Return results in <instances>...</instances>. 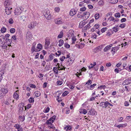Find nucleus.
<instances>
[{"instance_id":"obj_1","label":"nucleus","mask_w":131,"mask_h":131,"mask_svg":"<svg viewBox=\"0 0 131 131\" xmlns=\"http://www.w3.org/2000/svg\"><path fill=\"white\" fill-rule=\"evenodd\" d=\"M14 100H13L10 97H8L6 100L4 102V104L7 105L8 106L11 104L12 102L13 103Z\"/></svg>"},{"instance_id":"obj_2","label":"nucleus","mask_w":131,"mask_h":131,"mask_svg":"<svg viewBox=\"0 0 131 131\" xmlns=\"http://www.w3.org/2000/svg\"><path fill=\"white\" fill-rule=\"evenodd\" d=\"M32 35L30 32L29 31H27L26 35V39L27 40H31L32 38Z\"/></svg>"},{"instance_id":"obj_3","label":"nucleus","mask_w":131,"mask_h":131,"mask_svg":"<svg viewBox=\"0 0 131 131\" xmlns=\"http://www.w3.org/2000/svg\"><path fill=\"white\" fill-rule=\"evenodd\" d=\"M131 83V78H129L124 80L122 84L123 85H128Z\"/></svg>"},{"instance_id":"obj_4","label":"nucleus","mask_w":131,"mask_h":131,"mask_svg":"<svg viewBox=\"0 0 131 131\" xmlns=\"http://www.w3.org/2000/svg\"><path fill=\"white\" fill-rule=\"evenodd\" d=\"M37 24L36 22H33L31 23L28 26V27L30 29H32L34 28Z\"/></svg>"},{"instance_id":"obj_5","label":"nucleus","mask_w":131,"mask_h":131,"mask_svg":"<svg viewBox=\"0 0 131 131\" xmlns=\"http://www.w3.org/2000/svg\"><path fill=\"white\" fill-rule=\"evenodd\" d=\"M119 46H118L115 47H112V49L111 50V51L112 52V54L113 55L117 51V50L119 49Z\"/></svg>"},{"instance_id":"obj_6","label":"nucleus","mask_w":131,"mask_h":131,"mask_svg":"<svg viewBox=\"0 0 131 131\" xmlns=\"http://www.w3.org/2000/svg\"><path fill=\"white\" fill-rule=\"evenodd\" d=\"M103 45H101L96 47L94 49V52L96 53L99 51H100L103 48Z\"/></svg>"},{"instance_id":"obj_7","label":"nucleus","mask_w":131,"mask_h":131,"mask_svg":"<svg viewBox=\"0 0 131 131\" xmlns=\"http://www.w3.org/2000/svg\"><path fill=\"white\" fill-rule=\"evenodd\" d=\"M11 3L10 1V0H5L4 3V5L5 8L6 7H10V6Z\"/></svg>"},{"instance_id":"obj_8","label":"nucleus","mask_w":131,"mask_h":131,"mask_svg":"<svg viewBox=\"0 0 131 131\" xmlns=\"http://www.w3.org/2000/svg\"><path fill=\"white\" fill-rule=\"evenodd\" d=\"M5 40L4 37L2 36V38L0 39V46L3 47L5 43L4 42Z\"/></svg>"},{"instance_id":"obj_9","label":"nucleus","mask_w":131,"mask_h":131,"mask_svg":"<svg viewBox=\"0 0 131 131\" xmlns=\"http://www.w3.org/2000/svg\"><path fill=\"white\" fill-rule=\"evenodd\" d=\"M21 11V9L20 8H16L15 10L14 13L16 15H19L20 14Z\"/></svg>"},{"instance_id":"obj_10","label":"nucleus","mask_w":131,"mask_h":131,"mask_svg":"<svg viewBox=\"0 0 131 131\" xmlns=\"http://www.w3.org/2000/svg\"><path fill=\"white\" fill-rule=\"evenodd\" d=\"M54 21L56 24H60L63 23V21L60 18L56 19Z\"/></svg>"},{"instance_id":"obj_11","label":"nucleus","mask_w":131,"mask_h":131,"mask_svg":"<svg viewBox=\"0 0 131 131\" xmlns=\"http://www.w3.org/2000/svg\"><path fill=\"white\" fill-rule=\"evenodd\" d=\"M12 8L10 7H6L5 9V12L6 14L9 15L11 13Z\"/></svg>"},{"instance_id":"obj_12","label":"nucleus","mask_w":131,"mask_h":131,"mask_svg":"<svg viewBox=\"0 0 131 131\" xmlns=\"http://www.w3.org/2000/svg\"><path fill=\"white\" fill-rule=\"evenodd\" d=\"M5 41H6V43L8 46L9 47H12L11 45L12 42V40L11 39H6L5 40Z\"/></svg>"},{"instance_id":"obj_13","label":"nucleus","mask_w":131,"mask_h":131,"mask_svg":"<svg viewBox=\"0 0 131 131\" xmlns=\"http://www.w3.org/2000/svg\"><path fill=\"white\" fill-rule=\"evenodd\" d=\"M1 91L2 93H1L2 96H4L8 92V90L7 89L3 88L1 89Z\"/></svg>"},{"instance_id":"obj_14","label":"nucleus","mask_w":131,"mask_h":131,"mask_svg":"<svg viewBox=\"0 0 131 131\" xmlns=\"http://www.w3.org/2000/svg\"><path fill=\"white\" fill-rule=\"evenodd\" d=\"M35 44H34V43H33L32 44V46L31 49V52L32 53H33L35 51V52H37L38 50L37 51L36 48H35Z\"/></svg>"},{"instance_id":"obj_15","label":"nucleus","mask_w":131,"mask_h":131,"mask_svg":"<svg viewBox=\"0 0 131 131\" xmlns=\"http://www.w3.org/2000/svg\"><path fill=\"white\" fill-rule=\"evenodd\" d=\"M127 126V124H120L117 125H116V124H115L114 126H116L119 128H123V127H125Z\"/></svg>"},{"instance_id":"obj_16","label":"nucleus","mask_w":131,"mask_h":131,"mask_svg":"<svg viewBox=\"0 0 131 131\" xmlns=\"http://www.w3.org/2000/svg\"><path fill=\"white\" fill-rule=\"evenodd\" d=\"M84 13H82L81 12H79L77 16L79 18H81L82 17L84 16Z\"/></svg>"},{"instance_id":"obj_17","label":"nucleus","mask_w":131,"mask_h":131,"mask_svg":"<svg viewBox=\"0 0 131 131\" xmlns=\"http://www.w3.org/2000/svg\"><path fill=\"white\" fill-rule=\"evenodd\" d=\"M42 48V45L40 43H39L37 45V47L36 49L37 51L38 50V52L40 51L41 49Z\"/></svg>"},{"instance_id":"obj_18","label":"nucleus","mask_w":131,"mask_h":131,"mask_svg":"<svg viewBox=\"0 0 131 131\" xmlns=\"http://www.w3.org/2000/svg\"><path fill=\"white\" fill-rule=\"evenodd\" d=\"M45 17L48 19H49L51 18V16L49 13H46L45 15Z\"/></svg>"},{"instance_id":"obj_19","label":"nucleus","mask_w":131,"mask_h":131,"mask_svg":"<svg viewBox=\"0 0 131 131\" xmlns=\"http://www.w3.org/2000/svg\"><path fill=\"white\" fill-rule=\"evenodd\" d=\"M95 111H94V109H92L89 111L88 114L90 115H94L95 114Z\"/></svg>"},{"instance_id":"obj_20","label":"nucleus","mask_w":131,"mask_h":131,"mask_svg":"<svg viewBox=\"0 0 131 131\" xmlns=\"http://www.w3.org/2000/svg\"><path fill=\"white\" fill-rule=\"evenodd\" d=\"M76 13V10L74 9H71L70 12V14L71 16L74 15Z\"/></svg>"},{"instance_id":"obj_21","label":"nucleus","mask_w":131,"mask_h":131,"mask_svg":"<svg viewBox=\"0 0 131 131\" xmlns=\"http://www.w3.org/2000/svg\"><path fill=\"white\" fill-rule=\"evenodd\" d=\"M17 91H16L14 93L13 97L14 98L16 99L17 100L18 99L19 96L18 94L17 93Z\"/></svg>"},{"instance_id":"obj_22","label":"nucleus","mask_w":131,"mask_h":131,"mask_svg":"<svg viewBox=\"0 0 131 131\" xmlns=\"http://www.w3.org/2000/svg\"><path fill=\"white\" fill-rule=\"evenodd\" d=\"M50 44V42L49 40H47L45 39V48H47L48 46Z\"/></svg>"},{"instance_id":"obj_23","label":"nucleus","mask_w":131,"mask_h":131,"mask_svg":"<svg viewBox=\"0 0 131 131\" xmlns=\"http://www.w3.org/2000/svg\"><path fill=\"white\" fill-rule=\"evenodd\" d=\"M84 16H85V17L86 19H88L90 16V13L88 12H85L84 14Z\"/></svg>"},{"instance_id":"obj_24","label":"nucleus","mask_w":131,"mask_h":131,"mask_svg":"<svg viewBox=\"0 0 131 131\" xmlns=\"http://www.w3.org/2000/svg\"><path fill=\"white\" fill-rule=\"evenodd\" d=\"M108 105H110L111 106H113V105L110 103L108 102H105V106H103V107H107Z\"/></svg>"},{"instance_id":"obj_25","label":"nucleus","mask_w":131,"mask_h":131,"mask_svg":"<svg viewBox=\"0 0 131 131\" xmlns=\"http://www.w3.org/2000/svg\"><path fill=\"white\" fill-rule=\"evenodd\" d=\"M59 43L58 45V46L59 47H61L63 45L64 43V41L63 40L60 39L59 41Z\"/></svg>"},{"instance_id":"obj_26","label":"nucleus","mask_w":131,"mask_h":131,"mask_svg":"<svg viewBox=\"0 0 131 131\" xmlns=\"http://www.w3.org/2000/svg\"><path fill=\"white\" fill-rule=\"evenodd\" d=\"M64 129H66V131H67L68 130H71V127L69 125H68L64 127Z\"/></svg>"},{"instance_id":"obj_27","label":"nucleus","mask_w":131,"mask_h":131,"mask_svg":"<svg viewBox=\"0 0 131 131\" xmlns=\"http://www.w3.org/2000/svg\"><path fill=\"white\" fill-rule=\"evenodd\" d=\"M19 106H20L19 108V111H23V110L24 107L23 105V104H19Z\"/></svg>"},{"instance_id":"obj_28","label":"nucleus","mask_w":131,"mask_h":131,"mask_svg":"<svg viewBox=\"0 0 131 131\" xmlns=\"http://www.w3.org/2000/svg\"><path fill=\"white\" fill-rule=\"evenodd\" d=\"M34 94H35V95L37 97H38L41 94L40 92L38 91H35L34 93Z\"/></svg>"},{"instance_id":"obj_29","label":"nucleus","mask_w":131,"mask_h":131,"mask_svg":"<svg viewBox=\"0 0 131 131\" xmlns=\"http://www.w3.org/2000/svg\"><path fill=\"white\" fill-rule=\"evenodd\" d=\"M53 70L56 74H58V71L57 67H54L53 68Z\"/></svg>"},{"instance_id":"obj_30","label":"nucleus","mask_w":131,"mask_h":131,"mask_svg":"<svg viewBox=\"0 0 131 131\" xmlns=\"http://www.w3.org/2000/svg\"><path fill=\"white\" fill-rule=\"evenodd\" d=\"M98 4L100 6H103L104 4V3L103 1L101 0L98 2Z\"/></svg>"},{"instance_id":"obj_31","label":"nucleus","mask_w":131,"mask_h":131,"mask_svg":"<svg viewBox=\"0 0 131 131\" xmlns=\"http://www.w3.org/2000/svg\"><path fill=\"white\" fill-rule=\"evenodd\" d=\"M73 61V59H71V58H70L67 61V62H69V64L70 65L72 64Z\"/></svg>"},{"instance_id":"obj_32","label":"nucleus","mask_w":131,"mask_h":131,"mask_svg":"<svg viewBox=\"0 0 131 131\" xmlns=\"http://www.w3.org/2000/svg\"><path fill=\"white\" fill-rule=\"evenodd\" d=\"M85 20H84L83 21L80 22V25L84 26L87 23L84 21Z\"/></svg>"},{"instance_id":"obj_33","label":"nucleus","mask_w":131,"mask_h":131,"mask_svg":"<svg viewBox=\"0 0 131 131\" xmlns=\"http://www.w3.org/2000/svg\"><path fill=\"white\" fill-rule=\"evenodd\" d=\"M48 128H52L53 129H54L55 128V127H54L53 125L52 124H51V125H49L48 126Z\"/></svg>"},{"instance_id":"obj_34","label":"nucleus","mask_w":131,"mask_h":131,"mask_svg":"<svg viewBox=\"0 0 131 131\" xmlns=\"http://www.w3.org/2000/svg\"><path fill=\"white\" fill-rule=\"evenodd\" d=\"M74 83L73 82H72L70 85L69 88L71 89H72L74 88V86L73 85Z\"/></svg>"},{"instance_id":"obj_35","label":"nucleus","mask_w":131,"mask_h":131,"mask_svg":"<svg viewBox=\"0 0 131 131\" xmlns=\"http://www.w3.org/2000/svg\"><path fill=\"white\" fill-rule=\"evenodd\" d=\"M6 28L4 27H3L1 30V32L2 33L5 32L6 31Z\"/></svg>"},{"instance_id":"obj_36","label":"nucleus","mask_w":131,"mask_h":131,"mask_svg":"<svg viewBox=\"0 0 131 131\" xmlns=\"http://www.w3.org/2000/svg\"><path fill=\"white\" fill-rule=\"evenodd\" d=\"M5 72V69L1 70L0 71V76H2L3 75L4 73Z\"/></svg>"},{"instance_id":"obj_37","label":"nucleus","mask_w":131,"mask_h":131,"mask_svg":"<svg viewBox=\"0 0 131 131\" xmlns=\"http://www.w3.org/2000/svg\"><path fill=\"white\" fill-rule=\"evenodd\" d=\"M28 101L30 103H32L34 102V98L32 97H30L28 99Z\"/></svg>"},{"instance_id":"obj_38","label":"nucleus","mask_w":131,"mask_h":131,"mask_svg":"<svg viewBox=\"0 0 131 131\" xmlns=\"http://www.w3.org/2000/svg\"><path fill=\"white\" fill-rule=\"evenodd\" d=\"M19 118L22 121H23L25 119V116H19Z\"/></svg>"},{"instance_id":"obj_39","label":"nucleus","mask_w":131,"mask_h":131,"mask_svg":"<svg viewBox=\"0 0 131 131\" xmlns=\"http://www.w3.org/2000/svg\"><path fill=\"white\" fill-rule=\"evenodd\" d=\"M63 32L61 31L58 36V37L59 38H61L63 36Z\"/></svg>"},{"instance_id":"obj_40","label":"nucleus","mask_w":131,"mask_h":131,"mask_svg":"<svg viewBox=\"0 0 131 131\" xmlns=\"http://www.w3.org/2000/svg\"><path fill=\"white\" fill-rule=\"evenodd\" d=\"M110 48L107 46H106L104 49V51L106 52L109 50Z\"/></svg>"},{"instance_id":"obj_41","label":"nucleus","mask_w":131,"mask_h":131,"mask_svg":"<svg viewBox=\"0 0 131 131\" xmlns=\"http://www.w3.org/2000/svg\"><path fill=\"white\" fill-rule=\"evenodd\" d=\"M20 126H21L18 124H15L14 126V127L16 129H18Z\"/></svg>"},{"instance_id":"obj_42","label":"nucleus","mask_w":131,"mask_h":131,"mask_svg":"<svg viewBox=\"0 0 131 131\" xmlns=\"http://www.w3.org/2000/svg\"><path fill=\"white\" fill-rule=\"evenodd\" d=\"M107 29V28L106 27H104L103 28L101 29V31L102 33H103Z\"/></svg>"},{"instance_id":"obj_43","label":"nucleus","mask_w":131,"mask_h":131,"mask_svg":"<svg viewBox=\"0 0 131 131\" xmlns=\"http://www.w3.org/2000/svg\"><path fill=\"white\" fill-rule=\"evenodd\" d=\"M51 119H49V120H48L46 122V123L48 125H51V124H52L51 123Z\"/></svg>"},{"instance_id":"obj_44","label":"nucleus","mask_w":131,"mask_h":131,"mask_svg":"<svg viewBox=\"0 0 131 131\" xmlns=\"http://www.w3.org/2000/svg\"><path fill=\"white\" fill-rule=\"evenodd\" d=\"M15 29L14 28H12L10 30V31L11 33H13L15 32Z\"/></svg>"},{"instance_id":"obj_45","label":"nucleus","mask_w":131,"mask_h":131,"mask_svg":"<svg viewBox=\"0 0 131 131\" xmlns=\"http://www.w3.org/2000/svg\"><path fill=\"white\" fill-rule=\"evenodd\" d=\"M118 2V0H111L110 3L112 4H115Z\"/></svg>"},{"instance_id":"obj_46","label":"nucleus","mask_w":131,"mask_h":131,"mask_svg":"<svg viewBox=\"0 0 131 131\" xmlns=\"http://www.w3.org/2000/svg\"><path fill=\"white\" fill-rule=\"evenodd\" d=\"M68 93L69 92L68 91H66L62 94V95L63 96H64L67 95Z\"/></svg>"},{"instance_id":"obj_47","label":"nucleus","mask_w":131,"mask_h":131,"mask_svg":"<svg viewBox=\"0 0 131 131\" xmlns=\"http://www.w3.org/2000/svg\"><path fill=\"white\" fill-rule=\"evenodd\" d=\"M58 85H61L62 83V81H58L57 82Z\"/></svg>"},{"instance_id":"obj_48","label":"nucleus","mask_w":131,"mask_h":131,"mask_svg":"<svg viewBox=\"0 0 131 131\" xmlns=\"http://www.w3.org/2000/svg\"><path fill=\"white\" fill-rule=\"evenodd\" d=\"M120 14L119 13H117L115 14V16L116 17H119L120 16Z\"/></svg>"},{"instance_id":"obj_49","label":"nucleus","mask_w":131,"mask_h":131,"mask_svg":"<svg viewBox=\"0 0 131 131\" xmlns=\"http://www.w3.org/2000/svg\"><path fill=\"white\" fill-rule=\"evenodd\" d=\"M55 10L57 12H58L60 10V8L59 7H57L55 8Z\"/></svg>"},{"instance_id":"obj_50","label":"nucleus","mask_w":131,"mask_h":131,"mask_svg":"<svg viewBox=\"0 0 131 131\" xmlns=\"http://www.w3.org/2000/svg\"><path fill=\"white\" fill-rule=\"evenodd\" d=\"M86 9V8L85 7L81 8H80V10L81 11H84Z\"/></svg>"},{"instance_id":"obj_51","label":"nucleus","mask_w":131,"mask_h":131,"mask_svg":"<svg viewBox=\"0 0 131 131\" xmlns=\"http://www.w3.org/2000/svg\"><path fill=\"white\" fill-rule=\"evenodd\" d=\"M9 22L10 24H12L13 23L14 21L13 19L12 18L9 19Z\"/></svg>"},{"instance_id":"obj_52","label":"nucleus","mask_w":131,"mask_h":131,"mask_svg":"<svg viewBox=\"0 0 131 131\" xmlns=\"http://www.w3.org/2000/svg\"><path fill=\"white\" fill-rule=\"evenodd\" d=\"M99 14H95V18L96 19H98L99 18Z\"/></svg>"},{"instance_id":"obj_53","label":"nucleus","mask_w":131,"mask_h":131,"mask_svg":"<svg viewBox=\"0 0 131 131\" xmlns=\"http://www.w3.org/2000/svg\"><path fill=\"white\" fill-rule=\"evenodd\" d=\"M113 31L115 32H116L117 31L118 28L116 27H114L112 28Z\"/></svg>"},{"instance_id":"obj_54","label":"nucleus","mask_w":131,"mask_h":131,"mask_svg":"<svg viewBox=\"0 0 131 131\" xmlns=\"http://www.w3.org/2000/svg\"><path fill=\"white\" fill-rule=\"evenodd\" d=\"M50 110V108L49 107H47L46 108L45 110V112L47 113H48L49 111Z\"/></svg>"},{"instance_id":"obj_55","label":"nucleus","mask_w":131,"mask_h":131,"mask_svg":"<svg viewBox=\"0 0 131 131\" xmlns=\"http://www.w3.org/2000/svg\"><path fill=\"white\" fill-rule=\"evenodd\" d=\"M125 26V24L124 23L122 24L119 25V27H121V28H124Z\"/></svg>"},{"instance_id":"obj_56","label":"nucleus","mask_w":131,"mask_h":131,"mask_svg":"<svg viewBox=\"0 0 131 131\" xmlns=\"http://www.w3.org/2000/svg\"><path fill=\"white\" fill-rule=\"evenodd\" d=\"M65 46L67 48H69L70 47V45L67 43H65Z\"/></svg>"},{"instance_id":"obj_57","label":"nucleus","mask_w":131,"mask_h":131,"mask_svg":"<svg viewBox=\"0 0 131 131\" xmlns=\"http://www.w3.org/2000/svg\"><path fill=\"white\" fill-rule=\"evenodd\" d=\"M49 58L50 60L51 61L53 59L54 57L53 55H50L49 56Z\"/></svg>"},{"instance_id":"obj_58","label":"nucleus","mask_w":131,"mask_h":131,"mask_svg":"<svg viewBox=\"0 0 131 131\" xmlns=\"http://www.w3.org/2000/svg\"><path fill=\"white\" fill-rule=\"evenodd\" d=\"M90 24H88V25L86 26L85 28H86V30L87 29H88L89 28H90L91 27V26L90 25Z\"/></svg>"},{"instance_id":"obj_59","label":"nucleus","mask_w":131,"mask_h":131,"mask_svg":"<svg viewBox=\"0 0 131 131\" xmlns=\"http://www.w3.org/2000/svg\"><path fill=\"white\" fill-rule=\"evenodd\" d=\"M82 113L84 114H85L87 113V112L86 110L85 109H83L82 111Z\"/></svg>"},{"instance_id":"obj_60","label":"nucleus","mask_w":131,"mask_h":131,"mask_svg":"<svg viewBox=\"0 0 131 131\" xmlns=\"http://www.w3.org/2000/svg\"><path fill=\"white\" fill-rule=\"evenodd\" d=\"M65 58H66L64 56H63L62 58H60V60H61V61H63Z\"/></svg>"},{"instance_id":"obj_61","label":"nucleus","mask_w":131,"mask_h":131,"mask_svg":"<svg viewBox=\"0 0 131 131\" xmlns=\"http://www.w3.org/2000/svg\"><path fill=\"white\" fill-rule=\"evenodd\" d=\"M10 35L8 34H6L4 37V38H6V39L8 38L10 36Z\"/></svg>"},{"instance_id":"obj_62","label":"nucleus","mask_w":131,"mask_h":131,"mask_svg":"<svg viewBox=\"0 0 131 131\" xmlns=\"http://www.w3.org/2000/svg\"><path fill=\"white\" fill-rule=\"evenodd\" d=\"M126 20V19L125 18H123L121 19V22L122 23L123 22H125Z\"/></svg>"},{"instance_id":"obj_63","label":"nucleus","mask_w":131,"mask_h":131,"mask_svg":"<svg viewBox=\"0 0 131 131\" xmlns=\"http://www.w3.org/2000/svg\"><path fill=\"white\" fill-rule=\"evenodd\" d=\"M129 105V104L128 103V102L127 101H126L124 103V105L125 106H128Z\"/></svg>"},{"instance_id":"obj_64","label":"nucleus","mask_w":131,"mask_h":131,"mask_svg":"<svg viewBox=\"0 0 131 131\" xmlns=\"http://www.w3.org/2000/svg\"><path fill=\"white\" fill-rule=\"evenodd\" d=\"M96 84H95H95H93L92 85H90V87L91 88H93L95 86H96Z\"/></svg>"}]
</instances>
